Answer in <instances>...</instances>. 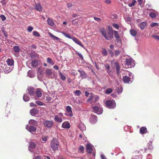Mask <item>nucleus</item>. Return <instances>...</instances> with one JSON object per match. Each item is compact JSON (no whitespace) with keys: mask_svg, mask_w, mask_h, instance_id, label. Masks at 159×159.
Segmentation results:
<instances>
[{"mask_svg":"<svg viewBox=\"0 0 159 159\" xmlns=\"http://www.w3.org/2000/svg\"><path fill=\"white\" fill-rule=\"evenodd\" d=\"M100 30L102 35L106 39L109 40L113 38V31L111 27L107 33L106 30L104 28H101Z\"/></svg>","mask_w":159,"mask_h":159,"instance_id":"obj_1","label":"nucleus"},{"mask_svg":"<svg viewBox=\"0 0 159 159\" xmlns=\"http://www.w3.org/2000/svg\"><path fill=\"white\" fill-rule=\"evenodd\" d=\"M124 62L125 68H131L134 67L135 65V62L131 58L126 59Z\"/></svg>","mask_w":159,"mask_h":159,"instance_id":"obj_2","label":"nucleus"},{"mask_svg":"<svg viewBox=\"0 0 159 159\" xmlns=\"http://www.w3.org/2000/svg\"><path fill=\"white\" fill-rule=\"evenodd\" d=\"M59 146L58 142L57 139L55 138H54L51 140L50 143V146L52 149V150L54 151L57 150Z\"/></svg>","mask_w":159,"mask_h":159,"instance_id":"obj_3","label":"nucleus"},{"mask_svg":"<svg viewBox=\"0 0 159 159\" xmlns=\"http://www.w3.org/2000/svg\"><path fill=\"white\" fill-rule=\"evenodd\" d=\"M127 72L126 74L129 75V77L126 75L124 76L123 79V80L125 83H129L130 82L131 83L133 81L131 80V79L133 78V75L132 73L129 71Z\"/></svg>","mask_w":159,"mask_h":159,"instance_id":"obj_4","label":"nucleus"},{"mask_svg":"<svg viewBox=\"0 0 159 159\" xmlns=\"http://www.w3.org/2000/svg\"><path fill=\"white\" fill-rule=\"evenodd\" d=\"M105 104L107 107L110 109L114 108L116 106L115 102L114 100H107Z\"/></svg>","mask_w":159,"mask_h":159,"instance_id":"obj_5","label":"nucleus"},{"mask_svg":"<svg viewBox=\"0 0 159 159\" xmlns=\"http://www.w3.org/2000/svg\"><path fill=\"white\" fill-rule=\"evenodd\" d=\"M54 116V120L55 121L59 123H61L62 121V117H63V115L62 113H59L58 115H55Z\"/></svg>","mask_w":159,"mask_h":159,"instance_id":"obj_6","label":"nucleus"},{"mask_svg":"<svg viewBox=\"0 0 159 159\" xmlns=\"http://www.w3.org/2000/svg\"><path fill=\"white\" fill-rule=\"evenodd\" d=\"M66 112L65 113V115L70 117L72 116L73 114L71 107L69 106H68L66 107Z\"/></svg>","mask_w":159,"mask_h":159,"instance_id":"obj_7","label":"nucleus"},{"mask_svg":"<svg viewBox=\"0 0 159 159\" xmlns=\"http://www.w3.org/2000/svg\"><path fill=\"white\" fill-rule=\"evenodd\" d=\"M93 111L97 114L99 115L101 114L102 112V109L98 106L93 107Z\"/></svg>","mask_w":159,"mask_h":159,"instance_id":"obj_8","label":"nucleus"},{"mask_svg":"<svg viewBox=\"0 0 159 159\" xmlns=\"http://www.w3.org/2000/svg\"><path fill=\"white\" fill-rule=\"evenodd\" d=\"M148 10L150 11L149 12V16L152 18H155L158 14V13L153 10L148 9Z\"/></svg>","mask_w":159,"mask_h":159,"instance_id":"obj_9","label":"nucleus"},{"mask_svg":"<svg viewBox=\"0 0 159 159\" xmlns=\"http://www.w3.org/2000/svg\"><path fill=\"white\" fill-rule=\"evenodd\" d=\"M43 124L45 127L50 128L53 125V122L52 121L46 120L44 122Z\"/></svg>","mask_w":159,"mask_h":159,"instance_id":"obj_10","label":"nucleus"},{"mask_svg":"<svg viewBox=\"0 0 159 159\" xmlns=\"http://www.w3.org/2000/svg\"><path fill=\"white\" fill-rule=\"evenodd\" d=\"M26 128V129L30 133L34 132L36 131V128L33 126H29L27 125Z\"/></svg>","mask_w":159,"mask_h":159,"instance_id":"obj_11","label":"nucleus"},{"mask_svg":"<svg viewBox=\"0 0 159 159\" xmlns=\"http://www.w3.org/2000/svg\"><path fill=\"white\" fill-rule=\"evenodd\" d=\"M34 89L33 87H29L27 90V93L30 96H34Z\"/></svg>","mask_w":159,"mask_h":159,"instance_id":"obj_12","label":"nucleus"},{"mask_svg":"<svg viewBox=\"0 0 159 159\" xmlns=\"http://www.w3.org/2000/svg\"><path fill=\"white\" fill-rule=\"evenodd\" d=\"M45 73L46 75L49 78L53 79L55 78V77L52 76V72L51 69H47L45 71Z\"/></svg>","mask_w":159,"mask_h":159,"instance_id":"obj_13","label":"nucleus"},{"mask_svg":"<svg viewBox=\"0 0 159 159\" xmlns=\"http://www.w3.org/2000/svg\"><path fill=\"white\" fill-rule=\"evenodd\" d=\"M13 54L15 55L16 57H17L15 55L16 53H18L20 52L21 49L19 46H16L13 47Z\"/></svg>","mask_w":159,"mask_h":159,"instance_id":"obj_14","label":"nucleus"},{"mask_svg":"<svg viewBox=\"0 0 159 159\" xmlns=\"http://www.w3.org/2000/svg\"><path fill=\"white\" fill-rule=\"evenodd\" d=\"M75 43L79 45L84 48H85L84 46L82 44L81 42L75 37L73 38L72 40Z\"/></svg>","mask_w":159,"mask_h":159,"instance_id":"obj_15","label":"nucleus"},{"mask_svg":"<svg viewBox=\"0 0 159 159\" xmlns=\"http://www.w3.org/2000/svg\"><path fill=\"white\" fill-rule=\"evenodd\" d=\"M86 150L89 153H91L93 151V146L90 143L88 144L86 146Z\"/></svg>","mask_w":159,"mask_h":159,"instance_id":"obj_16","label":"nucleus"},{"mask_svg":"<svg viewBox=\"0 0 159 159\" xmlns=\"http://www.w3.org/2000/svg\"><path fill=\"white\" fill-rule=\"evenodd\" d=\"M62 127L64 128L68 129L70 127V124L68 121L64 122L62 124Z\"/></svg>","mask_w":159,"mask_h":159,"instance_id":"obj_17","label":"nucleus"},{"mask_svg":"<svg viewBox=\"0 0 159 159\" xmlns=\"http://www.w3.org/2000/svg\"><path fill=\"white\" fill-rule=\"evenodd\" d=\"M78 127L82 131H85L86 130V127L84 123L82 122H80L79 124Z\"/></svg>","mask_w":159,"mask_h":159,"instance_id":"obj_18","label":"nucleus"},{"mask_svg":"<svg viewBox=\"0 0 159 159\" xmlns=\"http://www.w3.org/2000/svg\"><path fill=\"white\" fill-rule=\"evenodd\" d=\"M114 35L115 38L116 39L117 41V42H120L121 39L117 31L116 30L114 31Z\"/></svg>","mask_w":159,"mask_h":159,"instance_id":"obj_19","label":"nucleus"},{"mask_svg":"<svg viewBox=\"0 0 159 159\" xmlns=\"http://www.w3.org/2000/svg\"><path fill=\"white\" fill-rule=\"evenodd\" d=\"M42 90L41 89H38L35 92V94L36 97L39 98L41 97L42 95Z\"/></svg>","mask_w":159,"mask_h":159,"instance_id":"obj_20","label":"nucleus"},{"mask_svg":"<svg viewBox=\"0 0 159 159\" xmlns=\"http://www.w3.org/2000/svg\"><path fill=\"white\" fill-rule=\"evenodd\" d=\"M7 64L10 66H12L14 65V61L12 59H8L6 61Z\"/></svg>","mask_w":159,"mask_h":159,"instance_id":"obj_21","label":"nucleus"},{"mask_svg":"<svg viewBox=\"0 0 159 159\" xmlns=\"http://www.w3.org/2000/svg\"><path fill=\"white\" fill-rule=\"evenodd\" d=\"M147 24V23L146 21L143 22L141 23L139 25V26L141 30H143L146 26Z\"/></svg>","mask_w":159,"mask_h":159,"instance_id":"obj_22","label":"nucleus"},{"mask_svg":"<svg viewBox=\"0 0 159 159\" xmlns=\"http://www.w3.org/2000/svg\"><path fill=\"white\" fill-rule=\"evenodd\" d=\"M36 147L35 143L33 142H31L30 143L29 150L31 151V149L35 148Z\"/></svg>","mask_w":159,"mask_h":159,"instance_id":"obj_23","label":"nucleus"},{"mask_svg":"<svg viewBox=\"0 0 159 159\" xmlns=\"http://www.w3.org/2000/svg\"><path fill=\"white\" fill-rule=\"evenodd\" d=\"M28 75L30 78H33L35 76V73L34 72L30 70L28 72Z\"/></svg>","mask_w":159,"mask_h":159,"instance_id":"obj_24","label":"nucleus"},{"mask_svg":"<svg viewBox=\"0 0 159 159\" xmlns=\"http://www.w3.org/2000/svg\"><path fill=\"white\" fill-rule=\"evenodd\" d=\"M31 63V65L33 67H36L39 64L38 61L35 60H32Z\"/></svg>","mask_w":159,"mask_h":159,"instance_id":"obj_25","label":"nucleus"},{"mask_svg":"<svg viewBox=\"0 0 159 159\" xmlns=\"http://www.w3.org/2000/svg\"><path fill=\"white\" fill-rule=\"evenodd\" d=\"M140 132L142 134H146L147 133V129L145 127H142L140 129Z\"/></svg>","mask_w":159,"mask_h":159,"instance_id":"obj_26","label":"nucleus"},{"mask_svg":"<svg viewBox=\"0 0 159 159\" xmlns=\"http://www.w3.org/2000/svg\"><path fill=\"white\" fill-rule=\"evenodd\" d=\"M78 71L80 73V76L82 78H84L85 77L86 75L84 71L80 70H78Z\"/></svg>","mask_w":159,"mask_h":159,"instance_id":"obj_27","label":"nucleus"},{"mask_svg":"<svg viewBox=\"0 0 159 159\" xmlns=\"http://www.w3.org/2000/svg\"><path fill=\"white\" fill-rule=\"evenodd\" d=\"M48 24L51 26H53L54 25V22L50 18H48L47 20Z\"/></svg>","mask_w":159,"mask_h":159,"instance_id":"obj_28","label":"nucleus"},{"mask_svg":"<svg viewBox=\"0 0 159 159\" xmlns=\"http://www.w3.org/2000/svg\"><path fill=\"white\" fill-rule=\"evenodd\" d=\"M61 33L66 38L70 39H71L72 40H73V38H74V37H71L69 34L68 33H66L64 32H61Z\"/></svg>","mask_w":159,"mask_h":159,"instance_id":"obj_29","label":"nucleus"},{"mask_svg":"<svg viewBox=\"0 0 159 159\" xmlns=\"http://www.w3.org/2000/svg\"><path fill=\"white\" fill-rule=\"evenodd\" d=\"M97 118L95 116H92L91 119V122L92 123H95L97 121Z\"/></svg>","mask_w":159,"mask_h":159,"instance_id":"obj_30","label":"nucleus"},{"mask_svg":"<svg viewBox=\"0 0 159 159\" xmlns=\"http://www.w3.org/2000/svg\"><path fill=\"white\" fill-rule=\"evenodd\" d=\"M115 64L116 66L117 73L118 74H119L120 72V66L119 63L117 62H116L115 63Z\"/></svg>","mask_w":159,"mask_h":159,"instance_id":"obj_31","label":"nucleus"},{"mask_svg":"<svg viewBox=\"0 0 159 159\" xmlns=\"http://www.w3.org/2000/svg\"><path fill=\"white\" fill-rule=\"evenodd\" d=\"M1 30L2 32L3 33L6 39L8 36V34L7 32L5 31V28L4 27H2L1 28Z\"/></svg>","mask_w":159,"mask_h":159,"instance_id":"obj_32","label":"nucleus"},{"mask_svg":"<svg viewBox=\"0 0 159 159\" xmlns=\"http://www.w3.org/2000/svg\"><path fill=\"white\" fill-rule=\"evenodd\" d=\"M35 8L39 11H41L42 10V7L39 4H36L35 6Z\"/></svg>","mask_w":159,"mask_h":159,"instance_id":"obj_33","label":"nucleus"},{"mask_svg":"<svg viewBox=\"0 0 159 159\" xmlns=\"http://www.w3.org/2000/svg\"><path fill=\"white\" fill-rule=\"evenodd\" d=\"M37 113V110L36 109H33L30 111V113L32 116H34Z\"/></svg>","mask_w":159,"mask_h":159,"instance_id":"obj_34","label":"nucleus"},{"mask_svg":"<svg viewBox=\"0 0 159 159\" xmlns=\"http://www.w3.org/2000/svg\"><path fill=\"white\" fill-rule=\"evenodd\" d=\"M130 32L131 35L133 36H135L137 34L136 31L134 29L131 30L130 31Z\"/></svg>","mask_w":159,"mask_h":159,"instance_id":"obj_35","label":"nucleus"},{"mask_svg":"<svg viewBox=\"0 0 159 159\" xmlns=\"http://www.w3.org/2000/svg\"><path fill=\"white\" fill-rule=\"evenodd\" d=\"M29 123L30 124L33 125H36L37 124V122L36 121L34 120H30L29 121Z\"/></svg>","mask_w":159,"mask_h":159,"instance_id":"obj_36","label":"nucleus"},{"mask_svg":"<svg viewBox=\"0 0 159 159\" xmlns=\"http://www.w3.org/2000/svg\"><path fill=\"white\" fill-rule=\"evenodd\" d=\"M59 75L60 76V78L63 81H65L66 79V77L60 72H59Z\"/></svg>","mask_w":159,"mask_h":159,"instance_id":"obj_37","label":"nucleus"},{"mask_svg":"<svg viewBox=\"0 0 159 159\" xmlns=\"http://www.w3.org/2000/svg\"><path fill=\"white\" fill-rule=\"evenodd\" d=\"M23 99L24 101L25 102H27L29 100L30 98L27 94H25L24 95Z\"/></svg>","mask_w":159,"mask_h":159,"instance_id":"obj_38","label":"nucleus"},{"mask_svg":"<svg viewBox=\"0 0 159 159\" xmlns=\"http://www.w3.org/2000/svg\"><path fill=\"white\" fill-rule=\"evenodd\" d=\"M47 62L50 64L53 65L54 64V62L53 61L52 59L50 58H47Z\"/></svg>","mask_w":159,"mask_h":159,"instance_id":"obj_39","label":"nucleus"},{"mask_svg":"<svg viewBox=\"0 0 159 159\" xmlns=\"http://www.w3.org/2000/svg\"><path fill=\"white\" fill-rule=\"evenodd\" d=\"M49 36L52 38H53L55 40H59L60 39L58 37H56L53 34H52V33H49Z\"/></svg>","mask_w":159,"mask_h":159,"instance_id":"obj_40","label":"nucleus"},{"mask_svg":"<svg viewBox=\"0 0 159 159\" xmlns=\"http://www.w3.org/2000/svg\"><path fill=\"white\" fill-rule=\"evenodd\" d=\"M136 2V1L135 0H133L132 3L129 4L128 5L129 7H131L134 6V5Z\"/></svg>","mask_w":159,"mask_h":159,"instance_id":"obj_41","label":"nucleus"},{"mask_svg":"<svg viewBox=\"0 0 159 159\" xmlns=\"http://www.w3.org/2000/svg\"><path fill=\"white\" fill-rule=\"evenodd\" d=\"M33 34L34 36L38 37H40V35L39 33L36 31H34L33 32Z\"/></svg>","mask_w":159,"mask_h":159,"instance_id":"obj_42","label":"nucleus"},{"mask_svg":"<svg viewBox=\"0 0 159 159\" xmlns=\"http://www.w3.org/2000/svg\"><path fill=\"white\" fill-rule=\"evenodd\" d=\"M84 148L83 146H80L79 147V151L81 153L84 152Z\"/></svg>","mask_w":159,"mask_h":159,"instance_id":"obj_43","label":"nucleus"},{"mask_svg":"<svg viewBox=\"0 0 159 159\" xmlns=\"http://www.w3.org/2000/svg\"><path fill=\"white\" fill-rule=\"evenodd\" d=\"M79 138L81 139H83L85 141L86 140V138L85 137L84 134H80L79 136Z\"/></svg>","mask_w":159,"mask_h":159,"instance_id":"obj_44","label":"nucleus"},{"mask_svg":"<svg viewBox=\"0 0 159 159\" xmlns=\"http://www.w3.org/2000/svg\"><path fill=\"white\" fill-rule=\"evenodd\" d=\"M45 101H46V102H48L51 99V98L48 96L44 97Z\"/></svg>","mask_w":159,"mask_h":159,"instance_id":"obj_45","label":"nucleus"},{"mask_svg":"<svg viewBox=\"0 0 159 159\" xmlns=\"http://www.w3.org/2000/svg\"><path fill=\"white\" fill-rule=\"evenodd\" d=\"M112 90L111 89L109 88L107 89L106 90V93L107 94H109L111 93H112Z\"/></svg>","mask_w":159,"mask_h":159,"instance_id":"obj_46","label":"nucleus"},{"mask_svg":"<svg viewBox=\"0 0 159 159\" xmlns=\"http://www.w3.org/2000/svg\"><path fill=\"white\" fill-rule=\"evenodd\" d=\"M151 26L152 27H153L155 26H158L159 25V24L157 23L154 22L152 23L151 24Z\"/></svg>","mask_w":159,"mask_h":159,"instance_id":"obj_47","label":"nucleus"},{"mask_svg":"<svg viewBox=\"0 0 159 159\" xmlns=\"http://www.w3.org/2000/svg\"><path fill=\"white\" fill-rule=\"evenodd\" d=\"M93 98V96H91L90 97V98L88 99L87 100V102H89L90 103H92V100Z\"/></svg>","mask_w":159,"mask_h":159,"instance_id":"obj_48","label":"nucleus"},{"mask_svg":"<svg viewBox=\"0 0 159 159\" xmlns=\"http://www.w3.org/2000/svg\"><path fill=\"white\" fill-rule=\"evenodd\" d=\"M75 52L82 59H83V57L81 53L77 51H76Z\"/></svg>","mask_w":159,"mask_h":159,"instance_id":"obj_49","label":"nucleus"},{"mask_svg":"<svg viewBox=\"0 0 159 159\" xmlns=\"http://www.w3.org/2000/svg\"><path fill=\"white\" fill-rule=\"evenodd\" d=\"M33 30V28L30 26H29L27 27V30L30 32H31Z\"/></svg>","mask_w":159,"mask_h":159,"instance_id":"obj_50","label":"nucleus"},{"mask_svg":"<svg viewBox=\"0 0 159 159\" xmlns=\"http://www.w3.org/2000/svg\"><path fill=\"white\" fill-rule=\"evenodd\" d=\"M99 97L98 96H95L93 97V98L94 99V102L96 103L99 99Z\"/></svg>","mask_w":159,"mask_h":159,"instance_id":"obj_51","label":"nucleus"},{"mask_svg":"<svg viewBox=\"0 0 159 159\" xmlns=\"http://www.w3.org/2000/svg\"><path fill=\"white\" fill-rule=\"evenodd\" d=\"M142 156H140L139 157L138 156H135L132 159H142Z\"/></svg>","mask_w":159,"mask_h":159,"instance_id":"obj_52","label":"nucleus"},{"mask_svg":"<svg viewBox=\"0 0 159 159\" xmlns=\"http://www.w3.org/2000/svg\"><path fill=\"white\" fill-rule=\"evenodd\" d=\"M102 53L103 55L105 56L107 55V52L105 49H103Z\"/></svg>","mask_w":159,"mask_h":159,"instance_id":"obj_53","label":"nucleus"},{"mask_svg":"<svg viewBox=\"0 0 159 159\" xmlns=\"http://www.w3.org/2000/svg\"><path fill=\"white\" fill-rule=\"evenodd\" d=\"M113 26L116 29L118 30L119 28L118 25L116 24H112Z\"/></svg>","mask_w":159,"mask_h":159,"instance_id":"obj_54","label":"nucleus"},{"mask_svg":"<svg viewBox=\"0 0 159 159\" xmlns=\"http://www.w3.org/2000/svg\"><path fill=\"white\" fill-rule=\"evenodd\" d=\"M0 17L2 21H4L6 20V17L3 15H1Z\"/></svg>","mask_w":159,"mask_h":159,"instance_id":"obj_55","label":"nucleus"},{"mask_svg":"<svg viewBox=\"0 0 159 159\" xmlns=\"http://www.w3.org/2000/svg\"><path fill=\"white\" fill-rule=\"evenodd\" d=\"M36 103L39 105L42 106L43 105V103L40 101H36Z\"/></svg>","mask_w":159,"mask_h":159,"instance_id":"obj_56","label":"nucleus"},{"mask_svg":"<svg viewBox=\"0 0 159 159\" xmlns=\"http://www.w3.org/2000/svg\"><path fill=\"white\" fill-rule=\"evenodd\" d=\"M75 93L76 95L79 96L80 95L81 92L79 90H77L75 92Z\"/></svg>","mask_w":159,"mask_h":159,"instance_id":"obj_57","label":"nucleus"},{"mask_svg":"<svg viewBox=\"0 0 159 159\" xmlns=\"http://www.w3.org/2000/svg\"><path fill=\"white\" fill-rule=\"evenodd\" d=\"M5 70L6 72L9 73L12 70L11 69L6 67L5 69Z\"/></svg>","mask_w":159,"mask_h":159,"instance_id":"obj_58","label":"nucleus"},{"mask_svg":"<svg viewBox=\"0 0 159 159\" xmlns=\"http://www.w3.org/2000/svg\"><path fill=\"white\" fill-rule=\"evenodd\" d=\"M125 20L127 21H130L131 20V19L130 17L128 16L125 18Z\"/></svg>","mask_w":159,"mask_h":159,"instance_id":"obj_59","label":"nucleus"},{"mask_svg":"<svg viewBox=\"0 0 159 159\" xmlns=\"http://www.w3.org/2000/svg\"><path fill=\"white\" fill-rule=\"evenodd\" d=\"M48 137L47 136H45L42 137V140L43 141L45 142L47 140Z\"/></svg>","mask_w":159,"mask_h":159,"instance_id":"obj_60","label":"nucleus"},{"mask_svg":"<svg viewBox=\"0 0 159 159\" xmlns=\"http://www.w3.org/2000/svg\"><path fill=\"white\" fill-rule=\"evenodd\" d=\"M152 156L150 154H148L147 157V159H152Z\"/></svg>","mask_w":159,"mask_h":159,"instance_id":"obj_61","label":"nucleus"},{"mask_svg":"<svg viewBox=\"0 0 159 159\" xmlns=\"http://www.w3.org/2000/svg\"><path fill=\"white\" fill-rule=\"evenodd\" d=\"M120 53V51L119 50H116L115 51V54L116 55H118Z\"/></svg>","mask_w":159,"mask_h":159,"instance_id":"obj_62","label":"nucleus"},{"mask_svg":"<svg viewBox=\"0 0 159 159\" xmlns=\"http://www.w3.org/2000/svg\"><path fill=\"white\" fill-rule=\"evenodd\" d=\"M94 19L95 20H96L97 21H98V22H99V21H101V19L100 18H97V17H94Z\"/></svg>","mask_w":159,"mask_h":159,"instance_id":"obj_63","label":"nucleus"},{"mask_svg":"<svg viewBox=\"0 0 159 159\" xmlns=\"http://www.w3.org/2000/svg\"><path fill=\"white\" fill-rule=\"evenodd\" d=\"M152 37L159 40V36L152 35Z\"/></svg>","mask_w":159,"mask_h":159,"instance_id":"obj_64","label":"nucleus"}]
</instances>
